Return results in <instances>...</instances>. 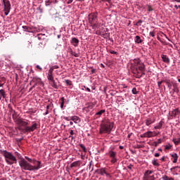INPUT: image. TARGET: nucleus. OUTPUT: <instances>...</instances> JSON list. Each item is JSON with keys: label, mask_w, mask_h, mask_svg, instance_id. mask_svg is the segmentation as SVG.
Listing matches in <instances>:
<instances>
[{"label": "nucleus", "mask_w": 180, "mask_h": 180, "mask_svg": "<svg viewBox=\"0 0 180 180\" xmlns=\"http://www.w3.org/2000/svg\"><path fill=\"white\" fill-rule=\"evenodd\" d=\"M141 23H143V21L141 20H139V21L136 23V26H141Z\"/></svg>", "instance_id": "4c0bfd02"}, {"label": "nucleus", "mask_w": 180, "mask_h": 180, "mask_svg": "<svg viewBox=\"0 0 180 180\" xmlns=\"http://www.w3.org/2000/svg\"><path fill=\"white\" fill-rule=\"evenodd\" d=\"M47 78L49 82L53 81L54 79V77L53 76V75H50V74H48Z\"/></svg>", "instance_id": "7c9ffc66"}, {"label": "nucleus", "mask_w": 180, "mask_h": 180, "mask_svg": "<svg viewBox=\"0 0 180 180\" xmlns=\"http://www.w3.org/2000/svg\"><path fill=\"white\" fill-rule=\"evenodd\" d=\"M86 91H87L88 92H91V89H89V87H86Z\"/></svg>", "instance_id": "052dcab7"}, {"label": "nucleus", "mask_w": 180, "mask_h": 180, "mask_svg": "<svg viewBox=\"0 0 180 180\" xmlns=\"http://www.w3.org/2000/svg\"><path fill=\"white\" fill-rule=\"evenodd\" d=\"M53 71H54V70L52 68H51L48 72V74L53 75Z\"/></svg>", "instance_id": "a19ab883"}, {"label": "nucleus", "mask_w": 180, "mask_h": 180, "mask_svg": "<svg viewBox=\"0 0 180 180\" xmlns=\"http://www.w3.org/2000/svg\"><path fill=\"white\" fill-rule=\"evenodd\" d=\"M152 123H154V120H153L151 118H149L146 120V126H150V124H152Z\"/></svg>", "instance_id": "b1692460"}, {"label": "nucleus", "mask_w": 180, "mask_h": 180, "mask_svg": "<svg viewBox=\"0 0 180 180\" xmlns=\"http://www.w3.org/2000/svg\"><path fill=\"white\" fill-rule=\"evenodd\" d=\"M65 101V98H64V97H61L59 100V103L60 104L61 109H63V108H64Z\"/></svg>", "instance_id": "6ab92c4d"}, {"label": "nucleus", "mask_w": 180, "mask_h": 180, "mask_svg": "<svg viewBox=\"0 0 180 180\" xmlns=\"http://www.w3.org/2000/svg\"><path fill=\"white\" fill-rule=\"evenodd\" d=\"M79 147H81L84 153H86V148L85 147V146H84V144H79Z\"/></svg>", "instance_id": "473e14b6"}, {"label": "nucleus", "mask_w": 180, "mask_h": 180, "mask_svg": "<svg viewBox=\"0 0 180 180\" xmlns=\"http://www.w3.org/2000/svg\"><path fill=\"white\" fill-rule=\"evenodd\" d=\"M141 63H142L141 60H140V59H139V58L134 60V63L135 67H137V66L139 65Z\"/></svg>", "instance_id": "5701e85b"}, {"label": "nucleus", "mask_w": 180, "mask_h": 180, "mask_svg": "<svg viewBox=\"0 0 180 180\" xmlns=\"http://www.w3.org/2000/svg\"><path fill=\"white\" fill-rule=\"evenodd\" d=\"M119 148H120V150H123V148H124V147H123V146H120Z\"/></svg>", "instance_id": "774afa93"}, {"label": "nucleus", "mask_w": 180, "mask_h": 180, "mask_svg": "<svg viewBox=\"0 0 180 180\" xmlns=\"http://www.w3.org/2000/svg\"><path fill=\"white\" fill-rule=\"evenodd\" d=\"M12 116L18 126V130H20L22 133H32V131H34V130L37 129V123L33 122L32 126L29 127V120H25L22 118H18L16 116V112L13 111Z\"/></svg>", "instance_id": "f257e3e1"}, {"label": "nucleus", "mask_w": 180, "mask_h": 180, "mask_svg": "<svg viewBox=\"0 0 180 180\" xmlns=\"http://www.w3.org/2000/svg\"><path fill=\"white\" fill-rule=\"evenodd\" d=\"M96 71V70L95 69H93V70H91L92 74H94V72H95Z\"/></svg>", "instance_id": "338daca9"}, {"label": "nucleus", "mask_w": 180, "mask_h": 180, "mask_svg": "<svg viewBox=\"0 0 180 180\" xmlns=\"http://www.w3.org/2000/svg\"><path fill=\"white\" fill-rule=\"evenodd\" d=\"M154 136V133L151 131H147L146 133H144L143 134L141 135V137H147L148 139H150V137H153Z\"/></svg>", "instance_id": "9d476101"}, {"label": "nucleus", "mask_w": 180, "mask_h": 180, "mask_svg": "<svg viewBox=\"0 0 180 180\" xmlns=\"http://www.w3.org/2000/svg\"><path fill=\"white\" fill-rule=\"evenodd\" d=\"M117 153L113 151L112 150H110L108 151V155L112 159L111 162L112 164H115V162H117V158H116Z\"/></svg>", "instance_id": "6e6552de"}, {"label": "nucleus", "mask_w": 180, "mask_h": 180, "mask_svg": "<svg viewBox=\"0 0 180 180\" xmlns=\"http://www.w3.org/2000/svg\"><path fill=\"white\" fill-rule=\"evenodd\" d=\"M174 8H176V9H180V6L174 5Z\"/></svg>", "instance_id": "13d9d810"}, {"label": "nucleus", "mask_w": 180, "mask_h": 180, "mask_svg": "<svg viewBox=\"0 0 180 180\" xmlns=\"http://www.w3.org/2000/svg\"><path fill=\"white\" fill-rule=\"evenodd\" d=\"M4 6V14L6 16L9 15V12H11V1L9 0H2Z\"/></svg>", "instance_id": "423d86ee"}, {"label": "nucleus", "mask_w": 180, "mask_h": 180, "mask_svg": "<svg viewBox=\"0 0 180 180\" xmlns=\"http://www.w3.org/2000/svg\"><path fill=\"white\" fill-rule=\"evenodd\" d=\"M81 164H82V161H81V160H77L76 162H73L72 164H70V168L81 167Z\"/></svg>", "instance_id": "9b49d317"}, {"label": "nucleus", "mask_w": 180, "mask_h": 180, "mask_svg": "<svg viewBox=\"0 0 180 180\" xmlns=\"http://www.w3.org/2000/svg\"><path fill=\"white\" fill-rule=\"evenodd\" d=\"M70 136H74V134H75L74 130L71 129V130L70 131Z\"/></svg>", "instance_id": "de8ad7c7"}, {"label": "nucleus", "mask_w": 180, "mask_h": 180, "mask_svg": "<svg viewBox=\"0 0 180 180\" xmlns=\"http://www.w3.org/2000/svg\"><path fill=\"white\" fill-rule=\"evenodd\" d=\"M45 116L46 115H49V110H46V111L45 112V113L44 114Z\"/></svg>", "instance_id": "e2e57ef3"}, {"label": "nucleus", "mask_w": 180, "mask_h": 180, "mask_svg": "<svg viewBox=\"0 0 180 180\" xmlns=\"http://www.w3.org/2000/svg\"><path fill=\"white\" fill-rule=\"evenodd\" d=\"M105 110H101L100 111H98V112L96 113V118L98 117H101V116H102V115H103V113H105Z\"/></svg>", "instance_id": "412c9836"}, {"label": "nucleus", "mask_w": 180, "mask_h": 180, "mask_svg": "<svg viewBox=\"0 0 180 180\" xmlns=\"http://www.w3.org/2000/svg\"><path fill=\"white\" fill-rule=\"evenodd\" d=\"M153 172L151 170L146 171L143 176V180H155L154 174H153Z\"/></svg>", "instance_id": "0eeeda50"}, {"label": "nucleus", "mask_w": 180, "mask_h": 180, "mask_svg": "<svg viewBox=\"0 0 180 180\" xmlns=\"http://www.w3.org/2000/svg\"><path fill=\"white\" fill-rule=\"evenodd\" d=\"M135 77L136 78H141V77H143V75H141V73H136Z\"/></svg>", "instance_id": "58836bf2"}, {"label": "nucleus", "mask_w": 180, "mask_h": 180, "mask_svg": "<svg viewBox=\"0 0 180 180\" xmlns=\"http://www.w3.org/2000/svg\"><path fill=\"white\" fill-rule=\"evenodd\" d=\"M53 2H54V0H46V6L50 5V4H53Z\"/></svg>", "instance_id": "c9c22d12"}, {"label": "nucleus", "mask_w": 180, "mask_h": 180, "mask_svg": "<svg viewBox=\"0 0 180 180\" xmlns=\"http://www.w3.org/2000/svg\"><path fill=\"white\" fill-rule=\"evenodd\" d=\"M162 34L165 36V37H166V39H167V40H169V41H171V39H169V38H168V37L167 36V34L162 33Z\"/></svg>", "instance_id": "5fc2aeb1"}, {"label": "nucleus", "mask_w": 180, "mask_h": 180, "mask_svg": "<svg viewBox=\"0 0 180 180\" xmlns=\"http://www.w3.org/2000/svg\"><path fill=\"white\" fill-rule=\"evenodd\" d=\"M89 23H90L92 29H99L101 23L98 22V12H93L88 15Z\"/></svg>", "instance_id": "39448f33"}, {"label": "nucleus", "mask_w": 180, "mask_h": 180, "mask_svg": "<svg viewBox=\"0 0 180 180\" xmlns=\"http://www.w3.org/2000/svg\"><path fill=\"white\" fill-rule=\"evenodd\" d=\"M136 68H137L141 72H143L144 71L146 66L144 65V63H141L140 65H138Z\"/></svg>", "instance_id": "f3484780"}, {"label": "nucleus", "mask_w": 180, "mask_h": 180, "mask_svg": "<svg viewBox=\"0 0 180 180\" xmlns=\"http://www.w3.org/2000/svg\"><path fill=\"white\" fill-rule=\"evenodd\" d=\"M127 168H128L129 169H131V168H133V165H131V164L127 166Z\"/></svg>", "instance_id": "8fccbe9b"}, {"label": "nucleus", "mask_w": 180, "mask_h": 180, "mask_svg": "<svg viewBox=\"0 0 180 180\" xmlns=\"http://www.w3.org/2000/svg\"><path fill=\"white\" fill-rule=\"evenodd\" d=\"M135 43H137L138 44H140V43H143V40L141 39V37H140V36L136 35L135 37Z\"/></svg>", "instance_id": "a211bd4d"}, {"label": "nucleus", "mask_w": 180, "mask_h": 180, "mask_svg": "<svg viewBox=\"0 0 180 180\" xmlns=\"http://www.w3.org/2000/svg\"><path fill=\"white\" fill-rule=\"evenodd\" d=\"M65 82L68 85H71V80L66 79V80H65Z\"/></svg>", "instance_id": "79ce46f5"}, {"label": "nucleus", "mask_w": 180, "mask_h": 180, "mask_svg": "<svg viewBox=\"0 0 180 180\" xmlns=\"http://www.w3.org/2000/svg\"><path fill=\"white\" fill-rule=\"evenodd\" d=\"M72 122H74V123H76V124L79 123V122H81V119H79V117L76 115L72 116Z\"/></svg>", "instance_id": "2eb2a0df"}, {"label": "nucleus", "mask_w": 180, "mask_h": 180, "mask_svg": "<svg viewBox=\"0 0 180 180\" xmlns=\"http://www.w3.org/2000/svg\"><path fill=\"white\" fill-rule=\"evenodd\" d=\"M25 159H21L19 161V165L21 169L25 171H39L41 168V162L36 160H32V158L25 156ZM27 160L28 162L26 160Z\"/></svg>", "instance_id": "f03ea898"}, {"label": "nucleus", "mask_w": 180, "mask_h": 180, "mask_svg": "<svg viewBox=\"0 0 180 180\" xmlns=\"http://www.w3.org/2000/svg\"><path fill=\"white\" fill-rule=\"evenodd\" d=\"M171 157H172V158H174V160H173L174 164H176V162H178V158H179L178 154L173 153L171 155Z\"/></svg>", "instance_id": "dca6fc26"}, {"label": "nucleus", "mask_w": 180, "mask_h": 180, "mask_svg": "<svg viewBox=\"0 0 180 180\" xmlns=\"http://www.w3.org/2000/svg\"><path fill=\"white\" fill-rule=\"evenodd\" d=\"M110 54H117V52L115 51H110Z\"/></svg>", "instance_id": "603ef678"}, {"label": "nucleus", "mask_w": 180, "mask_h": 180, "mask_svg": "<svg viewBox=\"0 0 180 180\" xmlns=\"http://www.w3.org/2000/svg\"><path fill=\"white\" fill-rule=\"evenodd\" d=\"M37 68L38 69V70H39V71H41L43 69L41 68V67H40V65H37Z\"/></svg>", "instance_id": "3c124183"}, {"label": "nucleus", "mask_w": 180, "mask_h": 180, "mask_svg": "<svg viewBox=\"0 0 180 180\" xmlns=\"http://www.w3.org/2000/svg\"><path fill=\"white\" fill-rule=\"evenodd\" d=\"M63 119L68 122H70V120H72V117H64Z\"/></svg>", "instance_id": "e433bc0d"}, {"label": "nucleus", "mask_w": 180, "mask_h": 180, "mask_svg": "<svg viewBox=\"0 0 180 180\" xmlns=\"http://www.w3.org/2000/svg\"><path fill=\"white\" fill-rule=\"evenodd\" d=\"M160 161H165V156H163L161 159Z\"/></svg>", "instance_id": "bf43d9fd"}, {"label": "nucleus", "mask_w": 180, "mask_h": 180, "mask_svg": "<svg viewBox=\"0 0 180 180\" xmlns=\"http://www.w3.org/2000/svg\"><path fill=\"white\" fill-rule=\"evenodd\" d=\"M115 123L110 122L109 120H104L100 125V134H110L113 129Z\"/></svg>", "instance_id": "7ed1b4c3"}, {"label": "nucleus", "mask_w": 180, "mask_h": 180, "mask_svg": "<svg viewBox=\"0 0 180 180\" xmlns=\"http://www.w3.org/2000/svg\"><path fill=\"white\" fill-rule=\"evenodd\" d=\"M161 143H162V140L158 139V144H161Z\"/></svg>", "instance_id": "4d7b16f0"}, {"label": "nucleus", "mask_w": 180, "mask_h": 180, "mask_svg": "<svg viewBox=\"0 0 180 180\" xmlns=\"http://www.w3.org/2000/svg\"><path fill=\"white\" fill-rule=\"evenodd\" d=\"M162 180H175L174 178H172V177H169V176H167V175H163V176H162Z\"/></svg>", "instance_id": "393cba45"}, {"label": "nucleus", "mask_w": 180, "mask_h": 180, "mask_svg": "<svg viewBox=\"0 0 180 180\" xmlns=\"http://www.w3.org/2000/svg\"><path fill=\"white\" fill-rule=\"evenodd\" d=\"M147 8H148V12H153V11H154V8H153V7L150 5H148Z\"/></svg>", "instance_id": "72a5a7b5"}, {"label": "nucleus", "mask_w": 180, "mask_h": 180, "mask_svg": "<svg viewBox=\"0 0 180 180\" xmlns=\"http://www.w3.org/2000/svg\"><path fill=\"white\" fill-rule=\"evenodd\" d=\"M164 82H165V84H167L168 88H171V86H172V84H171V81L169 79H165Z\"/></svg>", "instance_id": "bb28decb"}, {"label": "nucleus", "mask_w": 180, "mask_h": 180, "mask_svg": "<svg viewBox=\"0 0 180 180\" xmlns=\"http://www.w3.org/2000/svg\"><path fill=\"white\" fill-rule=\"evenodd\" d=\"M155 157H160V153H155Z\"/></svg>", "instance_id": "69168bd1"}, {"label": "nucleus", "mask_w": 180, "mask_h": 180, "mask_svg": "<svg viewBox=\"0 0 180 180\" xmlns=\"http://www.w3.org/2000/svg\"><path fill=\"white\" fill-rule=\"evenodd\" d=\"M22 29L24 32H30V30H32V29L27 26H22Z\"/></svg>", "instance_id": "cd10ccee"}, {"label": "nucleus", "mask_w": 180, "mask_h": 180, "mask_svg": "<svg viewBox=\"0 0 180 180\" xmlns=\"http://www.w3.org/2000/svg\"><path fill=\"white\" fill-rule=\"evenodd\" d=\"M136 74H141V71H140L138 68H136Z\"/></svg>", "instance_id": "864d4df0"}, {"label": "nucleus", "mask_w": 180, "mask_h": 180, "mask_svg": "<svg viewBox=\"0 0 180 180\" xmlns=\"http://www.w3.org/2000/svg\"><path fill=\"white\" fill-rule=\"evenodd\" d=\"M133 95H137L138 92H137V89H136V87H134L132 89V91H131Z\"/></svg>", "instance_id": "f704fd0d"}, {"label": "nucleus", "mask_w": 180, "mask_h": 180, "mask_svg": "<svg viewBox=\"0 0 180 180\" xmlns=\"http://www.w3.org/2000/svg\"><path fill=\"white\" fill-rule=\"evenodd\" d=\"M171 147H172V146H171V144L166 145L165 150H170Z\"/></svg>", "instance_id": "ea45409f"}, {"label": "nucleus", "mask_w": 180, "mask_h": 180, "mask_svg": "<svg viewBox=\"0 0 180 180\" xmlns=\"http://www.w3.org/2000/svg\"><path fill=\"white\" fill-rule=\"evenodd\" d=\"M173 91L174 92H176V94H179V89L178 88V86H176V85L174 84L173 85Z\"/></svg>", "instance_id": "c85d7f7f"}, {"label": "nucleus", "mask_w": 180, "mask_h": 180, "mask_svg": "<svg viewBox=\"0 0 180 180\" xmlns=\"http://www.w3.org/2000/svg\"><path fill=\"white\" fill-rule=\"evenodd\" d=\"M162 82H164V80H162V81L158 82V85L159 88H161V84H162Z\"/></svg>", "instance_id": "c03bdc74"}, {"label": "nucleus", "mask_w": 180, "mask_h": 180, "mask_svg": "<svg viewBox=\"0 0 180 180\" xmlns=\"http://www.w3.org/2000/svg\"><path fill=\"white\" fill-rule=\"evenodd\" d=\"M73 1H74V0H68V1H67L68 5H70V4H72Z\"/></svg>", "instance_id": "09e8293b"}, {"label": "nucleus", "mask_w": 180, "mask_h": 180, "mask_svg": "<svg viewBox=\"0 0 180 180\" xmlns=\"http://www.w3.org/2000/svg\"><path fill=\"white\" fill-rule=\"evenodd\" d=\"M49 84L52 88H54L55 89H58V86L57 85V83L56 82V81L54 79L51 80L49 82Z\"/></svg>", "instance_id": "4468645a"}, {"label": "nucleus", "mask_w": 180, "mask_h": 180, "mask_svg": "<svg viewBox=\"0 0 180 180\" xmlns=\"http://www.w3.org/2000/svg\"><path fill=\"white\" fill-rule=\"evenodd\" d=\"M176 168H180L179 166H176V167H173L172 168L170 169V171H174V169H176Z\"/></svg>", "instance_id": "49530a36"}, {"label": "nucleus", "mask_w": 180, "mask_h": 180, "mask_svg": "<svg viewBox=\"0 0 180 180\" xmlns=\"http://www.w3.org/2000/svg\"><path fill=\"white\" fill-rule=\"evenodd\" d=\"M174 112H176L177 113H179L180 112L179 108H176V109L174 110Z\"/></svg>", "instance_id": "6e6d98bb"}, {"label": "nucleus", "mask_w": 180, "mask_h": 180, "mask_svg": "<svg viewBox=\"0 0 180 180\" xmlns=\"http://www.w3.org/2000/svg\"><path fill=\"white\" fill-rule=\"evenodd\" d=\"M70 54H71L72 56H74V57H79V53H77L75 52H74L72 51V49H70V51H69Z\"/></svg>", "instance_id": "a878e982"}, {"label": "nucleus", "mask_w": 180, "mask_h": 180, "mask_svg": "<svg viewBox=\"0 0 180 180\" xmlns=\"http://www.w3.org/2000/svg\"><path fill=\"white\" fill-rule=\"evenodd\" d=\"M152 164L154 167H160V163L158 162V160L154 158L152 160Z\"/></svg>", "instance_id": "aec40b11"}, {"label": "nucleus", "mask_w": 180, "mask_h": 180, "mask_svg": "<svg viewBox=\"0 0 180 180\" xmlns=\"http://www.w3.org/2000/svg\"><path fill=\"white\" fill-rule=\"evenodd\" d=\"M51 68H53V70H57V69L60 68V67L58 65H53L51 67Z\"/></svg>", "instance_id": "a18cd8bd"}, {"label": "nucleus", "mask_w": 180, "mask_h": 180, "mask_svg": "<svg viewBox=\"0 0 180 180\" xmlns=\"http://www.w3.org/2000/svg\"><path fill=\"white\" fill-rule=\"evenodd\" d=\"M5 82H6V79L4 77H0V83L4 85Z\"/></svg>", "instance_id": "2f4dec72"}, {"label": "nucleus", "mask_w": 180, "mask_h": 180, "mask_svg": "<svg viewBox=\"0 0 180 180\" xmlns=\"http://www.w3.org/2000/svg\"><path fill=\"white\" fill-rule=\"evenodd\" d=\"M162 124H164V122L160 121L157 126L155 127V129H162Z\"/></svg>", "instance_id": "4be33fe9"}, {"label": "nucleus", "mask_w": 180, "mask_h": 180, "mask_svg": "<svg viewBox=\"0 0 180 180\" xmlns=\"http://www.w3.org/2000/svg\"><path fill=\"white\" fill-rule=\"evenodd\" d=\"M161 58H162L163 63H166V64H169L170 60H169V58H168V56L167 55L162 54Z\"/></svg>", "instance_id": "ddd939ff"}, {"label": "nucleus", "mask_w": 180, "mask_h": 180, "mask_svg": "<svg viewBox=\"0 0 180 180\" xmlns=\"http://www.w3.org/2000/svg\"><path fill=\"white\" fill-rule=\"evenodd\" d=\"M96 172H98V174H100V175H101L102 176H103V175H106L107 178H112V175H110V174H109V173H108V172H106L105 168H101L99 169H96Z\"/></svg>", "instance_id": "1a4fd4ad"}, {"label": "nucleus", "mask_w": 180, "mask_h": 180, "mask_svg": "<svg viewBox=\"0 0 180 180\" xmlns=\"http://www.w3.org/2000/svg\"><path fill=\"white\" fill-rule=\"evenodd\" d=\"M150 35L152 36V37H155V32H154V31L150 32Z\"/></svg>", "instance_id": "37998d69"}, {"label": "nucleus", "mask_w": 180, "mask_h": 180, "mask_svg": "<svg viewBox=\"0 0 180 180\" xmlns=\"http://www.w3.org/2000/svg\"><path fill=\"white\" fill-rule=\"evenodd\" d=\"M71 44L74 46L75 47L78 46V44H79V40L75 37L72 38V40L70 41Z\"/></svg>", "instance_id": "f8f14e48"}, {"label": "nucleus", "mask_w": 180, "mask_h": 180, "mask_svg": "<svg viewBox=\"0 0 180 180\" xmlns=\"http://www.w3.org/2000/svg\"><path fill=\"white\" fill-rule=\"evenodd\" d=\"M0 95H1V96L3 98H6V94H5V90L1 89L0 90Z\"/></svg>", "instance_id": "c756f323"}, {"label": "nucleus", "mask_w": 180, "mask_h": 180, "mask_svg": "<svg viewBox=\"0 0 180 180\" xmlns=\"http://www.w3.org/2000/svg\"><path fill=\"white\" fill-rule=\"evenodd\" d=\"M177 112H174V110L172 111V114L174 115V116H176V115H177Z\"/></svg>", "instance_id": "680f3d73"}, {"label": "nucleus", "mask_w": 180, "mask_h": 180, "mask_svg": "<svg viewBox=\"0 0 180 180\" xmlns=\"http://www.w3.org/2000/svg\"><path fill=\"white\" fill-rule=\"evenodd\" d=\"M0 153L3 157H4V160L8 165H13V164L18 163V160L16 157L13 155L11 152H8V150H0Z\"/></svg>", "instance_id": "20e7f679"}, {"label": "nucleus", "mask_w": 180, "mask_h": 180, "mask_svg": "<svg viewBox=\"0 0 180 180\" xmlns=\"http://www.w3.org/2000/svg\"><path fill=\"white\" fill-rule=\"evenodd\" d=\"M69 139H71V140H74V136H69Z\"/></svg>", "instance_id": "0e129e2a"}]
</instances>
